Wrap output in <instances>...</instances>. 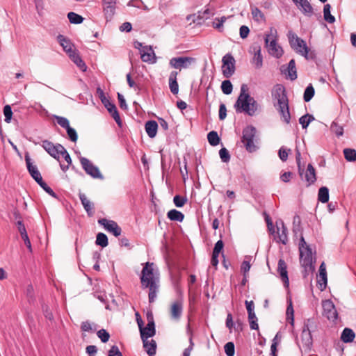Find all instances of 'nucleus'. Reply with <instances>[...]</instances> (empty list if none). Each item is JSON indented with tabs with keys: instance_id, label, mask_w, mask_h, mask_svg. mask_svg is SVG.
<instances>
[{
	"instance_id": "obj_1",
	"label": "nucleus",
	"mask_w": 356,
	"mask_h": 356,
	"mask_svg": "<svg viewBox=\"0 0 356 356\" xmlns=\"http://www.w3.org/2000/svg\"><path fill=\"white\" fill-rule=\"evenodd\" d=\"M140 282L143 289H149V302H154L159 288V277L154 269V263L147 262L145 264L142 270Z\"/></svg>"
},
{
	"instance_id": "obj_2",
	"label": "nucleus",
	"mask_w": 356,
	"mask_h": 356,
	"mask_svg": "<svg viewBox=\"0 0 356 356\" xmlns=\"http://www.w3.org/2000/svg\"><path fill=\"white\" fill-rule=\"evenodd\" d=\"M272 96L277 101L274 106L282 115L284 121L289 124L291 120V115L289 108V99L284 86L282 84L275 85L272 91Z\"/></svg>"
},
{
	"instance_id": "obj_3",
	"label": "nucleus",
	"mask_w": 356,
	"mask_h": 356,
	"mask_svg": "<svg viewBox=\"0 0 356 356\" xmlns=\"http://www.w3.org/2000/svg\"><path fill=\"white\" fill-rule=\"evenodd\" d=\"M247 86L243 84L241 88V93L238 97L234 107L237 113L245 112L249 115H253L258 108V104L248 93H246Z\"/></svg>"
},
{
	"instance_id": "obj_4",
	"label": "nucleus",
	"mask_w": 356,
	"mask_h": 356,
	"mask_svg": "<svg viewBox=\"0 0 356 356\" xmlns=\"http://www.w3.org/2000/svg\"><path fill=\"white\" fill-rule=\"evenodd\" d=\"M289 42L291 47L298 54L303 56L306 59H313L315 54L310 51L306 42L299 38L296 33L289 31L288 33Z\"/></svg>"
},
{
	"instance_id": "obj_5",
	"label": "nucleus",
	"mask_w": 356,
	"mask_h": 356,
	"mask_svg": "<svg viewBox=\"0 0 356 356\" xmlns=\"http://www.w3.org/2000/svg\"><path fill=\"white\" fill-rule=\"evenodd\" d=\"M300 262L304 268L303 276L306 277L309 273H312L315 269L314 263L316 259L312 257V249L309 247L299 250Z\"/></svg>"
},
{
	"instance_id": "obj_6",
	"label": "nucleus",
	"mask_w": 356,
	"mask_h": 356,
	"mask_svg": "<svg viewBox=\"0 0 356 356\" xmlns=\"http://www.w3.org/2000/svg\"><path fill=\"white\" fill-rule=\"evenodd\" d=\"M276 34L277 31L270 29V33L266 35L265 43L269 54L279 58L282 55V49L277 44Z\"/></svg>"
},
{
	"instance_id": "obj_7",
	"label": "nucleus",
	"mask_w": 356,
	"mask_h": 356,
	"mask_svg": "<svg viewBox=\"0 0 356 356\" xmlns=\"http://www.w3.org/2000/svg\"><path fill=\"white\" fill-rule=\"evenodd\" d=\"M256 133L257 130L252 126H248L243 131L241 142L245 146L246 150L249 152H253L256 151L257 146L254 143Z\"/></svg>"
},
{
	"instance_id": "obj_8",
	"label": "nucleus",
	"mask_w": 356,
	"mask_h": 356,
	"mask_svg": "<svg viewBox=\"0 0 356 356\" xmlns=\"http://www.w3.org/2000/svg\"><path fill=\"white\" fill-rule=\"evenodd\" d=\"M196 58L189 56L173 57L169 61L171 67L179 70L189 68L192 65L196 63Z\"/></svg>"
},
{
	"instance_id": "obj_9",
	"label": "nucleus",
	"mask_w": 356,
	"mask_h": 356,
	"mask_svg": "<svg viewBox=\"0 0 356 356\" xmlns=\"http://www.w3.org/2000/svg\"><path fill=\"white\" fill-rule=\"evenodd\" d=\"M80 163L85 172L92 178L103 179L104 176L99 168L95 166L89 159L85 157H80Z\"/></svg>"
},
{
	"instance_id": "obj_10",
	"label": "nucleus",
	"mask_w": 356,
	"mask_h": 356,
	"mask_svg": "<svg viewBox=\"0 0 356 356\" xmlns=\"http://www.w3.org/2000/svg\"><path fill=\"white\" fill-rule=\"evenodd\" d=\"M222 72L226 78L231 77L235 72V60L230 54H227L222 58Z\"/></svg>"
},
{
	"instance_id": "obj_11",
	"label": "nucleus",
	"mask_w": 356,
	"mask_h": 356,
	"mask_svg": "<svg viewBox=\"0 0 356 356\" xmlns=\"http://www.w3.org/2000/svg\"><path fill=\"white\" fill-rule=\"evenodd\" d=\"M42 147L51 156L60 162V154L65 148L62 145L58 143L54 145L51 141L44 140L42 141Z\"/></svg>"
},
{
	"instance_id": "obj_12",
	"label": "nucleus",
	"mask_w": 356,
	"mask_h": 356,
	"mask_svg": "<svg viewBox=\"0 0 356 356\" xmlns=\"http://www.w3.org/2000/svg\"><path fill=\"white\" fill-rule=\"evenodd\" d=\"M98 223L102 225L108 232L112 233L116 237L121 234L122 229L118 223L113 220L101 218L98 220Z\"/></svg>"
},
{
	"instance_id": "obj_13",
	"label": "nucleus",
	"mask_w": 356,
	"mask_h": 356,
	"mask_svg": "<svg viewBox=\"0 0 356 356\" xmlns=\"http://www.w3.org/2000/svg\"><path fill=\"white\" fill-rule=\"evenodd\" d=\"M323 315L329 320L334 321L337 318V312L332 301L326 300L322 304Z\"/></svg>"
},
{
	"instance_id": "obj_14",
	"label": "nucleus",
	"mask_w": 356,
	"mask_h": 356,
	"mask_svg": "<svg viewBox=\"0 0 356 356\" xmlns=\"http://www.w3.org/2000/svg\"><path fill=\"white\" fill-rule=\"evenodd\" d=\"M276 227L277 229V242L282 243V244L286 245L288 242L287 227L285 226L284 222L282 220L276 222Z\"/></svg>"
},
{
	"instance_id": "obj_15",
	"label": "nucleus",
	"mask_w": 356,
	"mask_h": 356,
	"mask_svg": "<svg viewBox=\"0 0 356 356\" xmlns=\"http://www.w3.org/2000/svg\"><path fill=\"white\" fill-rule=\"evenodd\" d=\"M251 49L252 50V53L254 54L253 58L251 60L252 64L254 66L256 69H260L263 66V57L261 54V47L257 44H254L251 47Z\"/></svg>"
},
{
	"instance_id": "obj_16",
	"label": "nucleus",
	"mask_w": 356,
	"mask_h": 356,
	"mask_svg": "<svg viewBox=\"0 0 356 356\" xmlns=\"http://www.w3.org/2000/svg\"><path fill=\"white\" fill-rule=\"evenodd\" d=\"M277 272L284 282V286L286 288L289 287V280L288 277L287 265L282 259L278 261Z\"/></svg>"
},
{
	"instance_id": "obj_17",
	"label": "nucleus",
	"mask_w": 356,
	"mask_h": 356,
	"mask_svg": "<svg viewBox=\"0 0 356 356\" xmlns=\"http://www.w3.org/2000/svg\"><path fill=\"white\" fill-rule=\"evenodd\" d=\"M79 199L88 216H92L95 213L94 203L90 202L83 193L79 194Z\"/></svg>"
},
{
	"instance_id": "obj_18",
	"label": "nucleus",
	"mask_w": 356,
	"mask_h": 356,
	"mask_svg": "<svg viewBox=\"0 0 356 356\" xmlns=\"http://www.w3.org/2000/svg\"><path fill=\"white\" fill-rule=\"evenodd\" d=\"M17 225L18 226V231L20 233L22 238L23 239V241H24L26 246L29 249V252H32L31 243L30 239L29 238L25 226L23 224L22 220H18L17 222Z\"/></svg>"
},
{
	"instance_id": "obj_19",
	"label": "nucleus",
	"mask_w": 356,
	"mask_h": 356,
	"mask_svg": "<svg viewBox=\"0 0 356 356\" xmlns=\"http://www.w3.org/2000/svg\"><path fill=\"white\" fill-rule=\"evenodd\" d=\"M318 285L321 291L325 290L327 286V273L324 262H323L319 267V280H318Z\"/></svg>"
},
{
	"instance_id": "obj_20",
	"label": "nucleus",
	"mask_w": 356,
	"mask_h": 356,
	"mask_svg": "<svg viewBox=\"0 0 356 356\" xmlns=\"http://www.w3.org/2000/svg\"><path fill=\"white\" fill-rule=\"evenodd\" d=\"M305 179L307 181V186H311L316 181V170L311 163L307 165V168L305 174Z\"/></svg>"
},
{
	"instance_id": "obj_21",
	"label": "nucleus",
	"mask_w": 356,
	"mask_h": 356,
	"mask_svg": "<svg viewBox=\"0 0 356 356\" xmlns=\"http://www.w3.org/2000/svg\"><path fill=\"white\" fill-rule=\"evenodd\" d=\"M297 7L302 11V13L308 17L313 15V8L308 0H299Z\"/></svg>"
},
{
	"instance_id": "obj_22",
	"label": "nucleus",
	"mask_w": 356,
	"mask_h": 356,
	"mask_svg": "<svg viewBox=\"0 0 356 356\" xmlns=\"http://www.w3.org/2000/svg\"><path fill=\"white\" fill-rule=\"evenodd\" d=\"M141 338H149L153 337L156 333L155 324L147 323V326L139 328Z\"/></svg>"
},
{
	"instance_id": "obj_23",
	"label": "nucleus",
	"mask_w": 356,
	"mask_h": 356,
	"mask_svg": "<svg viewBox=\"0 0 356 356\" xmlns=\"http://www.w3.org/2000/svg\"><path fill=\"white\" fill-rule=\"evenodd\" d=\"M145 49H147V47H145L143 50L140 51V58L143 62L154 63L156 62L155 54L151 47L149 48L147 51H145Z\"/></svg>"
},
{
	"instance_id": "obj_24",
	"label": "nucleus",
	"mask_w": 356,
	"mask_h": 356,
	"mask_svg": "<svg viewBox=\"0 0 356 356\" xmlns=\"http://www.w3.org/2000/svg\"><path fill=\"white\" fill-rule=\"evenodd\" d=\"M178 72L177 71H172L169 76V88L171 92L177 95L179 92V85L177 81Z\"/></svg>"
},
{
	"instance_id": "obj_25",
	"label": "nucleus",
	"mask_w": 356,
	"mask_h": 356,
	"mask_svg": "<svg viewBox=\"0 0 356 356\" xmlns=\"http://www.w3.org/2000/svg\"><path fill=\"white\" fill-rule=\"evenodd\" d=\"M182 313V302L180 300L174 302L171 306L170 314L173 319L180 318Z\"/></svg>"
},
{
	"instance_id": "obj_26",
	"label": "nucleus",
	"mask_w": 356,
	"mask_h": 356,
	"mask_svg": "<svg viewBox=\"0 0 356 356\" xmlns=\"http://www.w3.org/2000/svg\"><path fill=\"white\" fill-rule=\"evenodd\" d=\"M71 60L83 71L86 70V65L74 49L67 54Z\"/></svg>"
},
{
	"instance_id": "obj_27",
	"label": "nucleus",
	"mask_w": 356,
	"mask_h": 356,
	"mask_svg": "<svg viewBox=\"0 0 356 356\" xmlns=\"http://www.w3.org/2000/svg\"><path fill=\"white\" fill-rule=\"evenodd\" d=\"M143 342V346L147 353L149 356H153L156 354V344L154 340L149 341L147 338H141Z\"/></svg>"
},
{
	"instance_id": "obj_28",
	"label": "nucleus",
	"mask_w": 356,
	"mask_h": 356,
	"mask_svg": "<svg viewBox=\"0 0 356 356\" xmlns=\"http://www.w3.org/2000/svg\"><path fill=\"white\" fill-rule=\"evenodd\" d=\"M58 42L59 44L62 46L63 48V50L67 53L69 54L72 50L74 49V44L64 35H58L57 37Z\"/></svg>"
},
{
	"instance_id": "obj_29",
	"label": "nucleus",
	"mask_w": 356,
	"mask_h": 356,
	"mask_svg": "<svg viewBox=\"0 0 356 356\" xmlns=\"http://www.w3.org/2000/svg\"><path fill=\"white\" fill-rule=\"evenodd\" d=\"M145 131L148 136L151 138H154L157 133L158 124L154 120H149L145 125Z\"/></svg>"
},
{
	"instance_id": "obj_30",
	"label": "nucleus",
	"mask_w": 356,
	"mask_h": 356,
	"mask_svg": "<svg viewBox=\"0 0 356 356\" xmlns=\"http://www.w3.org/2000/svg\"><path fill=\"white\" fill-rule=\"evenodd\" d=\"M25 161H26L28 171L33 178L35 177H38L39 175H40V172L38 170L37 166L34 165L31 163V159H30L28 154H26L25 155Z\"/></svg>"
},
{
	"instance_id": "obj_31",
	"label": "nucleus",
	"mask_w": 356,
	"mask_h": 356,
	"mask_svg": "<svg viewBox=\"0 0 356 356\" xmlns=\"http://www.w3.org/2000/svg\"><path fill=\"white\" fill-rule=\"evenodd\" d=\"M355 334L350 328L346 327L341 335V339L344 343H350L353 341Z\"/></svg>"
},
{
	"instance_id": "obj_32",
	"label": "nucleus",
	"mask_w": 356,
	"mask_h": 356,
	"mask_svg": "<svg viewBox=\"0 0 356 356\" xmlns=\"http://www.w3.org/2000/svg\"><path fill=\"white\" fill-rule=\"evenodd\" d=\"M106 108L108 110V111L109 112V113L111 115L113 118L115 120V121L116 122L118 125L119 127H121L122 126V120L120 119L119 113L117 110L115 105L114 104L111 103V104H108V106Z\"/></svg>"
},
{
	"instance_id": "obj_33",
	"label": "nucleus",
	"mask_w": 356,
	"mask_h": 356,
	"mask_svg": "<svg viewBox=\"0 0 356 356\" xmlns=\"http://www.w3.org/2000/svg\"><path fill=\"white\" fill-rule=\"evenodd\" d=\"M168 218L172 221L182 222L184 215L176 209L170 210L167 213Z\"/></svg>"
},
{
	"instance_id": "obj_34",
	"label": "nucleus",
	"mask_w": 356,
	"mask_h": 356,
	"mask_svg": "<svg viewBox=\"0 0 356 356\" xmlns=\"http://www.w3.org/2000/svg\"><path fill=\"white\" fill-rule=\"evenodd\" d=\"M318 200L322 203H327L329 201V190L326 186H322L318 190Z\"/></svg>"
},
{
	"instance_id": "obj_35",
	"label": "nucleus",
	"mask_w": 356,
	"mask_h": 356,
	"mask_svg": "<svg viewBox=\"0 0 356 356\" xmlns=\"http://www.w3.org/2000/svg\"><path fill=\"white\" fill-rule=\"evenodd\" d=\"M251 14L253 19L257 22L266 20L264 13L257 7H251Z\"/></svg>"
},
{
	"instance_id": "obj_36",
	"label": "nucleus",
	"mask_w": 356,
	"mask_h": 356,
	"mask_svg": "<svg viewBox=\"0 0 356 356\" xmlns=\"http://www.w3.org/2000/svg\"><path fill=\"white\" fill-rule=\"evenodd\" d=\"M60 155H61L64 158L65 161L67 163V165H65L62 164L60 162V167L61 170L63 172H66L69 169L70 165H72V159H71L70 154H68V152H67V150L65 149V148H64V149H63V151Z\"/></svg>"
},
{
	"instance_id": "obj_37",
	"label": "nucleus",
	"mask_w": 356,
	"mask_h": 356,
	"mask_svg": "<svg viewBox=\"0 0 356 356\" xmlns=\"http://www.w3.org/2000/svg\"><path fill=\"white\" fill-rule=\"evenodd\" d=\"M301 338L306 345L312 343V334L307 325L304 326L301 334Z\"/></svg>"
},
{
	"instance_id": "obj_38",
	"label": "nucleus",
	"mask_w": 356,
	"mask_h": 356,
	"mask_svg": "<svg viewBox=\"0 0 356 356\" xmlns=\"http://www.w3.org/2000/svg\"><path fill=\"white\" fill-rule=\"evenodd\" d=\"M286 321L293 326L294 324V310L293 304L290 300L286 308Z\"/></svg>"
},
{
	"instance_id": "obj_39",
	"label": "nucleus",
	"mask_w": 356,
	"mask_h": 356,
	"mask_svg": "<svg viewBox=\"0 0 356 356\" xmlns=\"http://www.w3.org/2000/svg\"><path fill=\"white\" fill-rule=\"evenodd\" d=\"M331 6L325 4L323 8L324 19L330 24L335 22V17L330 13Z\"/></svg>"
},
{
	"instance_id": "obj_40",
	"label": "nucleus",
	"mask_w": 356,
	"mask_h": 356,
	"mask_svg": "<svg viewBox=\"0 0 356 356\" xmlns=\"http://www.w3.org/2000/svg\"><path fill=\"white\" fill-rule=\"evenodd\" d=\"M207 139L209 143L212 146H216L219 144L220 138L215 131H211L207 134Z\"/></svg>"
},
{
	"instance_id": "obj_41",
	"label": "nucleus",
	"mask_w": 356,
	"mask_h": 356,
	"mask_svg": "<svg viewBox=\"0 0 356 356\" xmlns=\"http://www.w3.org/2000/svg\"><path fill=\"white\" fill-rule=\"evenodd\" d=\"M67 18L70 23L79 24L83 22V17L74 12H70L67 14Z\"/></svg>"
},
{
	"instance_id": "obj_42",
	"label": "nucleus",
	"mask_w": 356,
	"mask_h": 356,
	"mask_svg": "<svg viewBox=\"0 0 356 356\" xmlns=\"http://www.w3.org/2000/svg\"><path fill=\"white\" fill-rule=\"evenodd\" d=\"M289 76L291 81L297 79V72L296 68V63L293 59L291 60L288 65Z\"/></svg>"
},
{
	"instance_id": "obj_43",
	"label": "nucleus",
	"mask_w": 356,
	"mask_h": 356,
	"mask_svg": "<svg viewBox=\"0 0 356 356\" xmlns=\"http://www.w3.org/2000/svg\"><path fill=\"white\" fill-rule=\"evenodd\" d=\"M343 154L345 159L348 161H356V151L354 149L346 148L343 149Z\"/></svg>"
},
{
	"instance_id": "obj_44",
	"label": "nucleus",
	"mask_w": 356,
	"mask_h": 356,
	"mask_svg": "<svg viewBox=\"0 0 356 356\" xmlns=\"http://www.w3.org/2000/svg\"><path fill=\"white\" fill-rule=\"evenodd\" d=\"M313 120H314V116L307 113L300 118L299 122L303 129H306L309 126V123Z\"/></svg>"
},
{
	"instance_id": "obj_45",
	"label": "nucleus",
	"mask_w": 356,
	"mask_h": 356,
	"mask_svg": "<svg viewBox=\"0 0 356 356\" xmlns=\"http://www.w3.org/2000/svg\"><path fill=\"white\" fill-rule=\"evenodd\" d=\"M96 244L102 248L106 247L108 244L107 236L104 233H98L96 238Z\"/></svg>"
},
{
	"instance_id": "obj_46",
	"label": "nucleus",
	"mask_w": 356,
	"mask_h": 356,
	"mask_svg": "<svg viewBox=\"0 0 356 356\" xmlns=\"http://www.w3.org/2000/svg\"><path fill=\"white\" fill-rule=\"evenodd\" d=\"M315 93L314 88L312 86V84H309L305 89L304 92L303 99L305 102H309L312 97H314Z\"/></svg>"
},
{
	"instance_id": "obj_47",
	"label": "nucleus",
	"mask_w": 356,
	"mask_h": 356,
	"mask_svg": "<svg viewBox=\"0 0 356 356\" xmlns=\"http://www.w3.org/2000/svg\"><path fill=\"white\" fill-rule=\"evenodd\" d=\"M221 90L225 95H229L233 90V86L229 80H225L221 83Z\"/></svg>"
},
{
	"instance_id": "obj_48",
	"label": "nucleus",
	"mask_w": 356,
	"mask_h": 356,
	"mask_svg": "<svg viewBox=\"0 0 356 356\" xmlns=\"http://www.w3.org/2000/svg\"><path fill=\"white\" fill-rule=\"evenodd\" d=\"M115 5L104 4V12L106 18H111L114 15Z\"/></svg>"
},
{
	"instance_id": "obj_49",
	"label": "nucleus",
	"mask_w": 356,
	"mask_h": 356,
	"mask_svg": "<svg viewBox=\"0 0 356 356\" xmlns=\"http://www.w3.org/2000/svg\"><path fill=\"white\" fill-rule=\"evenodd\" d=\"M187 202V198L177 195L173 198V202L177 207H182Z\"/></svg>"
},
{
	"instance_id": "obj_50",
	"label": "nucleus",
	"mask_w": 356,
	"mask_h": 356,
	"mask_svg": "<svg viewBox=\"0 0 356 356\" xmlns=\"http://www.w3.org/2000/svg\"><path fill=\"white\" fill-rule=\"evenodd\" d=\"M330 129H331L332 132L335 134L337 136H341L343 134V127L334 122L332 123Z\"/></svg>"
},
{
	"instance_id": "obj_51",
	"label": "nucleus",
	"mask_w": 356,
	"mask_h": 356,
	"mask_svg": "<svg viewBox=\"0 0 356 356\" xmlns=\"http://www.w3.org/2000/svg\"><path fill=\"white\" fill-rule=\"evenodd\" d=\"M296 159L298 165L299 175L300 177H302L304 170L301 168V154L297 147L296 149Z\"/></svg>"
},
{
	"instance_id": "obj_52",
	"label": "nucleus",
	"mask_w": 356,
	"mask_h": 356,
	"mask_svg": "<svg viewBox=\"0 0 356 356\" xmlns=\"http://www.w3.org/2000/svg\"><path fill=\"white\" fill-rule=\"evenodd\" d=\"M225 353L227 356H234L235 347L233 342H227L224 346Z\"/></svg>"
},
{
	"instance_id": "obj_53",
	"label": "nucleus",
	"mask_w": 356,
	"mask_h": 356,
	"mask_svg": "<svg viewBox=\"0 0 356 356\" xmlns=\"http://www.w3.org/2000/svg\"><path fill=\"white\" fill-rule=\"evenodd\" d=\"M291 152V149H286L284 147H281L278 152L280 159L282 161H286L288 159L289 153Z\"/></svg>"
},
{
	"instance_id": "obj_54",
	"label": "nucleus",
	"mask_w": 356,
	"mask_h": 356,
	"mask_svg": "<svg viewBox=\"0 0 356 356\" xmlns=\"http://www.w3.org/2000/svg\"><path fill=\"white\" fill-rule=\"evenodd\" d=\"M248 321L250 323V327L252 330H258L259 325L257 323V318L256 316L255 313H253L252 315L248 314Z\"/></svg>"
},
{
	"instance_id": "obj_55",
	"label": "nucleus",
	"mask_w": 356,
	"mask_h": 356,
	"mask_svg": "<svg viewBox=\"0 0 356 356\" xmlns=\"http://www.w3.org/2000/svg\"><path fill=\"white\" fill-rule=\"evenodd\" d=\"M97 334L103 343L107 342L110 338L109 333L104 329L99 330Z\"/></svg>"
},
{
	"instance_id": "obj_56",
	"label": "nucleus",
	"mask_w": 356,
	"mask_h": 356,
	"mask_svg": "<svg viewBox=\"0 0 356 356\" xmlns=\"http://www.w3.org/2000/svg\"><path fill=\"white\" fill-rule=\"evenodd\" d=\"M219 155L222 162L227 163L230 160V154L228 152V150L222 147L219 151Z\"/></svg>"
},
{
	"instance_id": "obj_57",
	"label": "nucleus",
	"mask_w": 356,
	"mask_h": 356,
	"mask_svg": "<svg viewBox=\"0 0 356 356\" xmlns=\"http://www.w3.org/2000/svg\"><path fill=\"white\" fill-rule=\"evenodd\" d=\"M54 118L57 123L63 128L66 129L70 126L69 120L67 118L58 115H54Z\"/></svg>"
},
{
	"instance_id": "obj_58",
	"label": "nucleus",
	"mask_w": 356,
	"mask_h": 356,
	"mask_svg": "<svg viewBox=\"0 0 356 356\" xmlns=\"http://www.w3.org/2000/svg\"><path fill=\"white\" fill-rule=\"evenodd\" d=\"M3 113L5 115V121L6 122L9 123L10 122L12 115H13L12 108L10 105H6L4 106Z\"/></svg>"
},
{
	"instance_id": "obj_59",
	"label": "nucleus",
	"mask_w": 356,
	"mask_h": 356,
	"mask_svg": "<svg viewBox=\"0 0 356 356\" xmlns=\"http://www.w3.org/2000/svg\"><path fill=\"white\" fill-rule=\"evenodd\" d=\"M65 129L67 131V135H68L70 139L72 142H76L78 139V136H77L76 131L73 128H72L70 126H69Z\"/></svg>"
},
{
	"instance_id": "obj_60",
	"label": "nucleus",
	"mask_w": 356,
	"mask_h": 356,
	"mask_svg": "<svg viewBox=\"0 0 356 356\" xmlns=\"http://www.w3.org/2000/svg\"><path fill=\"white\" fill-rule=\"evenodd\" d=\"M223 246H224V243H223L222 241H221V240L218 241L215 244V246H214L212 253L219 255V254L221 252H222Z\"/></svg>"
},
{
	"instance_id": "obj_61",
	"label": "nucleus",
	"mask_w": 356,
	"mask_h": 356,
	"mask_svg": "<svg viewBox=\"0 0 356 356\" xmlns=\"http://www.w3.org/2000/svg\"><path fill=\"white\" fill-rule=\"evenodd\" d=\"M127 83L130 88H134L135 89V90H137L138 92L141 90L140 86L137 85L134 82V81L131 79L130 74H127Z\"/></svg>"
},
{
	"instance_id": "obj_62",
	"label": "nucleus",
	"mask_w": 356,
	"mask_h": 356,
	"mask_svg": "<svg viewBox=\"0 0 356 356\" xmlns=\"http://www.w3.org/2000/svg\"><path fill=\"white\" fill-rule=\"evenodd\" d=\"M26 296L29 298V301H33L34 300V289L31 284H29L26 287Z\"/></svg>"
},
{
	"instance_id": "obj_63",
	"label": "nucleus",
	"mask_w": 356,
	"mask_h": 356,
	"mask_svg": "<svg viewBox=\"0 0 356 356\" xmlns=\"http://www.w3.org/2000/svg\"><path fill=\"white\" fill-rule=\"evenodd\" d=\"M108 356H122L117 346H113L108 350Z\"/></svg>"
},
{
	"instance_id": "obj_64",
	"label": "nucleus",
	"mask_w": 356,
	"mask_h": 356,
	"mask_svg": "<svg viewBox=\"0 0 356 356\" xmlns=\"http://www.w3.org/2000/svg\"><path fill=\"white\" fill-rule=\"evenodd\" d=\"M249 33H250V29L247 26L243 25L240 27L239 33H240V37L242 39L246 38L248 36Z\"/></svg>"
}]
</instances>
